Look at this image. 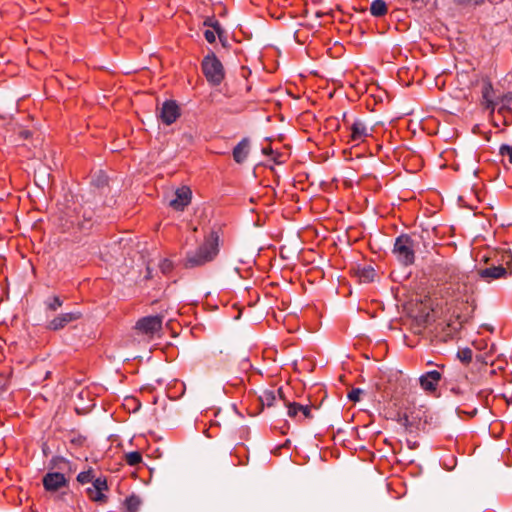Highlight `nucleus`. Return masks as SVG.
<instances>
[{
	"label": "nucleus",
	"instance_id": "39448f33",
	"mask_svg": "<svg viewBox=\"0 0 512 512\" xmlns=\"http://www.w3.org/2000/svg\"><path fill=\"white\" fill-rule=\"evenodd\" d=\"M162 322V317L158 315L143 317L136 322L135 329L141 334L152 337L161 330Z\"/></svg>",
	"mask_w": 512,
	"mask_h": 512
},
{
	"label": "nucleus",
	"instance_id": "f8f14e48",
	"mask_svg": "<svg viewBox=\"0 0 512 512\" xmlns=\"http://www.w3.org/2000/svg\"><path fill=\"white\" fill-rule=\"evenodd\" d=\"M477 274L481 279L490 282L491 280L506 278L508 276V271L507 269H504L503 265H493L485 269H479Z\"/></svg>",
	"mask_w": 512,
	"mask_h": 512
},
{
	"label": "nucleus",
	"instance_id": "a878e982",
	"mask_svg": "<svg viewBox=\"0 0 512 512\" xmlns=\"http://www.w3.org/2000/svg\"><path fill=\"white\" fill-rule=\"evenodd\" d=\"M61 306H62V300L57 296H54L53 298H51L50 300H48L46 302V307L50 311H56Z\"/></svg>",
	"mask_w": 512,
	"mask_h": 512
},
{
	"label": "nucleus",
	"instance_id": "4468645a",
	"mask_svg": "<svg viewBox=\"0 0 512 512\" xmlns=\"http://www.w3.org/2000/svg\"><path fill=\"white\" fill-rule=\"evenodd\" d=\"M250 142L248 138H243L233 149L234 160H244L249 155Z\"/></svg>",
	"mask_w": 512,
	"mask_h": 512
},
{
	"label": "nucleus",
	"instance_id": "393cba45",
	"mask_svg": "<svg viewBox=\"0 0 512 512\" xmlns=\"http://www.w3.org/2000/svg\"><path fill=\"white\" fill-rule=\"evenodd\" d=\"M497 105H500L499 110H503L505 108L512 109V93H508L504 95L500 101L497 103Z\"/></svg>",
	"mask_w": 512,
	"mask_h": 512
},
{
	"label": "nucleus",
	"instance_id": "5701e85b",
	"mask_svg": "<svg viewBox=\"0 0 512 512\" xmlns=\"http://www.w3.org/2000/svg\"><path fill=\"white\" fill-rule=\"evenodd\" d=\"M472 356H473V353L470 348H463V349L459 350L457 353L458 359L461 362L466 363V364L471 362Z\"/></svg>",
	"mask_w": 512,
	"mask_h": 512
},
{
	"label": "nucleus",
	"instance_id": "6e6552de",
	"mask_svg": "<svg viewBox=\"0 0 512 512\" xmlns=\"http://www.w3.org/2000/svg\"><path fill=\"white\" fill-rule=\"evenodd\" d=\"M179 107L173 100H167L162 104L159 111V117L166 125H171L179 117Z\"/></svg>",
	"mask_w": 512,
	"mask_h": 512
},
{
	"label": "nucleus",
	"instance_id": "f257e3e1",
	"mask_svg": "<svg viewBox=\"0 0 512 512\" xmlns=\"http://www.w3.org/2000/svg\"><path fill=\"white\" fill-rule=\"evenodd\" d=\"M219 239L217 231H211L205 235L203 242L197 248L186 253L184 267L191 269L212 262L219 253Z\"/></svg>",
	"mask_w": 512,
	"mask_h": 512
},
{
	"label": "nucleus",
	"instance_id": "c85d7f7f",
	"mask_svg": "<svg viewBox=\"0 0 512 512\" xmlns=\"http://www.w3.org/2000/svg\"><path fill=\"white\" fill-rule=\"evenodd\" d=\"M173 268V264L168 259H163L160 263V269L164 274L169 273Z\"/></svg>",
	"mask_w": 512,
	"mask_h": 512
},
{
	"label": "nucleus",
	"instance_id": "ddd939ff",
	"mask_svg": "<svg viewBox=\"0 0 512 512\" xmlns=\"http://www.w3.org/2000/svg\"><path fill=\"white\" fill-rule=\"evenodd\" d=\"M287 414L292 419L312 418L311 407L296 402H286Z\"/></svg>",
	"mask_w": 512,
	"mask_h": 512
},
{
	"label": "nucleus",
	"instance_id": "412c9836",
	"mask_svg": "<svg viewBox=\"0 0 512 512\" xmlns=\"http://www.w3.org/2000/svg\"><path fill=\"white\" fill-rule=\"evenodd\" d=\"M203 25L206 27H211L213 30L218 34L219 37H221V34L223 32L222 27L218 20H216L214 17H208L204 20Z\"/></svg>",
	"mask_w": 512,
	"mask_h": 512
},
{
	"label": "nucleus",
	"instance_id": "dca6fc26",
	"mask_svg": "<svg viewBox=\"0 0 512 512\" xmlns=\"http://www.w3.org/2000/svg\"><path fill=\"white\" fill-rule=\"evenodd\" d=\"M387 5L383 0H374L370 6V13L374 17H382L387 13Z\"/></svg>",
	"mask_w": 512,
	"mask_h": 512
},
{
	"label": "nucleus",
	"instance_id": "a211bd4d",
	"mask_svg": "<svg viewBox=\"0 0 512 512\" xmlns=\"http://www.w3.org/2000/svg\"><path fill=\"white\" fill-rule=\"evenodd\" d=\"M50 468L64 470L66 468H70V462L62 456H54L50 460Z\"/></svg>",
	"mask_w": 512,
	"mask_h": 512
},
{
	"label": "nucleus",
	"instance_id": "2f4dec72",
	"mask_svg": "<svg viewBox=\"0 0 512 512\" xmlns=\"http://www.w3.org/2000/svg\"><path fill=\"white\" fill-rule=\"evenodd\" d=\"M215 31L213 30H206L204 32V37L208 43H214L216 40Z\"/></svg>",
	"mask_w": 512,
	"mask_h": 512
},
{
	"label": "nucleus",
	"instance_id": "6ab92c4d",
	"mask_svg": "<svg viewBox=\"0 0 512 512\" xmlns=\"http://www.w3.org/2000/svg\"><path fill=\"white\" fill-rule=\"evenodd\" d=\"M498 261H501L500 265H503L504 269H507L508 276L512 275V253L509 250H504Z\"/></svg>",
	"mask_w": 512,
	"mask_h": 512
},
{
	"label": "nucleus",
	"instance_id": "473e14b6",
	"mask_svg": "<svg viewBox=\"0 0 512 512\" xmlns=\"http://www.w3.org/2000/svg\"><path fill=\"white\" fill-rule=\"evenodd\" d=\"M454 2L458 5H469L474 4L478 5L484 2V0H454Z\"/></svg>",
	"mask_w": 512,
	"mask_h": 512
},
{
	"label": "nucleus",
	"instance_id": "f3484780",
	"mask_svg": "<svg viewBox=\"0 0 512 512\" xmlns=\"http://www.w3.org/2000/svg\"><path fill=\"white\" fill-rule=\"evenodd\" d=\"M141 503V499L136 495L127 497L124 502L126 512H138Z\"/></svg>",
	"mask_w": 512,
	"mask_h": 512
},
{
	"label": "nucleus",
	"instance_id": "9d476101",
	"mask_svg": "<svg viewBox=\"0 0 512 512\" xmlns=\"http://www.w3.org/2000/svg\"><path fill=\"white\" fill-rule=\"evenodd\" d=\"M67 483L64 474L59 472H49L43 477V486L47 491H58L62 487L67 486Z\"/></svg>",
	"mask_w": 512,
	"mask_h": 512
},
{
	"label": "nucleus",
	"instance_id": "2eb2a0df",
	"mask_svg": "<svg viewBox=\"0 0 512 512\" xmlns=\"http://www.w3.org/2000/svg\"><path fill=\"white\" fill-rule=\"evenodd\" d=\"M493 87L491 83H485L482 88V98L484 101L485 108L493 112L497 106V102H495L492 98Z\"/></svg>",
	"mask_w": 512,
	"mask_h": 512
},
{
	"label": "nucleus",
	"instance_id": "1a4fd4ad",
	"mask_svg": "<svg viewBox=\"0 0 512 512\" xmlns=\"http://www.w3.org/2000/svg\"><path fill=\"white\" fill-rule=\"evenodd\" d=\"M192 192L189 187L182 186L175 191V198L169 205L177 211H183L191 202Z\"/></svg>",
	"mask_w": 512,
	"mask_h": 512
},
{
	"label": "nucleus",
	"instance_id": "f704fd0d",
	"mask_svg": "<svg viewBox=\"0 0 512 512\" xmlns=\"http://www.w3.org/2000/svg\"><path fill=\"white\" fill-rule=\"evenodd\" d=\"M451 391H452L453 393H455V394H458V393L460 392V391H459V389H456V388H452V389H451Z\"/></svg>",
	"mask_w": 512,
	"mask_h": 512
},
{
	"label": "nucleus",
	"instance_id": "0eeeda50",
	"mask_svg": "<svg viewBox=\"0 0 512 512\" xmlns=\"http://www.w3.org/2000/svg\"><path fill=\"white\" fill-rule=\"evenodd\" d=\"M441 379L442 374L439 371L432 370L419 377V384L424 392L432 394L437 391Z\"/></svg>",
	"mask_w": 512,
	"mask_h": 512
},
{
	"label": "nucleus",
	"instance_id": "20e7f679",
	"mask_svg": "<svg viewBox=\"0 0 512 512\" xmlns=\"http://www.w3.org/2000/svg\"><path fill=\"white\" fill-rule=\"evenodd\" d=\"M202 70L207 81L213 86L221 84L224 79L225 72L223 65L214 53H210L204 57Z\"/></svg>",
	"mask_w": 512,
	"mask_h": 512
},
{
	"label": "nucleus",
	"instance_id": "aec40b11",
	"mask_svg": "<svg viewBox=\"0 0 512 512\" xmlns=\"http://www.w3.org/2000/svg\"><path fill=\"white\" fill-rule=\"evenodd\" d=\"M124 458L126 463L130 466H136L142 462V455L139 451L126 453Z\"/></svg>",
	"mask_w": 512,
	"mask_h": 512
},
{
	"label": "nucleus",
	"instance_id": "e433bc0d",
	"mask_svg": "<svg viewBox=\"0 0 512 512\" xmlns=\"http://www.w3.org/2000/svg\"><path fill=\"white\" fill-rule=\"evenodd\" d=\"M277 393L279 394L280 397H282V390H281V388L277 390Z\"/></svg>",
	"mask_w": 512,
	"mask_h": 512
},
{
	"label": "nucleus",
	"instance_id": "cd10ccee",
	"mask_svg": "<svg viewBox=\"0 0 512 512\" xmlns=\"http://www.w3.org/2000/svg\"><path fill=\"white\" fill-rule=\"evenodd\" d=\"M499 153L502 157H508L509 160H512V146L510 145H502L499 149Z\"/></svg>",
	"mask_w": 512,
	"mask_h": 512
},
{
	"label": "nucleus",
	"instance_id": "9b49d317",
	"mask_svg": "<svg viewBox=\"0 0 512 512\" xmlns=\"http://www.w3.org/2000/svg\"><path fill=\"white\" fill-rule=\"evenodd\" d=\"M81 314L78 312L62 313L53 318L48 324L47 328L52 331H58L63 329L69 323L79 319Z\"/></svg>",
	"mask_w": 512,
	"mask_h": 512
},
{
	"label": "nucleus",
	"instance_id": "4be33fe9",
	"mask_svg": "<svg viewBox=\"0 0 512 512\" xmlns=\"http://www.w3.org/2000/svg\"><path fill=\"white\" fill-rule=\"evenodd\" d=\"M260 400L263 405H267L268 407H270L276 400V393L270 390L264 391L263 394L260 396Z\"/></svg>",
	"mask_w": 512,
	"mask_h": 512
},
{
	"label": "nucleus",
	"instance_id": "f03ea898",
	"mask_svg": "<svg viewBox=\"0 0 512 512\" xmlns=\"http://www.w3.org/2000/svg\"><path fill=\"white\" fill-rule=\"evenodd\" d=\"M342 119L349 130L350 142L358 144L372 136L374 128L367 119L363 117H349L347 112L343 113Z\"/></svg>",
	"mask_w": 512,
	"mask_h": 512
},
{
	"label": "nucleus",
	"instance_id": "c9c22d12",
	"mask_svg": "<svg viewBox=\"0 0 512 512\" xmlns=\"http://www.w3.org/2000/svg\"><path fill=\"white\" fill-rule=\"evenodd\" d=\"M405 170H407L408 172H414V170L408 168V165H405Z\"/></svg>",
	"mask_w": 512,
	"mask_h": 512
},
{
	"label": "nucleus",
	"instance_id": "423d86ee",
	"mask_svg": "<svg viewBox=\"0 0 512 512\" xmlns=\"http://www.w3.org/2000/svg\"><path fill=\"white\" fill-rule=\"evenodd\" d=\"M107 490L108 484L106 478L98 477L93 480L92 486L87 488L86 493L91 501L104 504L108 500V497L104 494Z\"/></svg>",
	"mask_w": 512,
	"mask_h": 512
},
{
	"label": "nucleus",
	"instance_id": "72a5a7b5",
	"mask_svg": "<svg viewBox=\"0 0 512 512\" xmlns=\"http://www.w3.org/2000/svg\"><path fill=\"white\" fill-rule=\"evenodd\" d=\"M20 136L24 139H27L30 137L31 135V132L27 129H21L20 132H19Z\"/></svg>",
	"mask_w": 512,
	"mask_h": 512
},
{
	"label": "nucleus",
	"instance_id": "7ed1b4c3",
	"mask_svg": "<svg viewBox=\"0 0 512 512\" xmlns=\"http://www.w3.org/2000/svg\"><path fill=\"white\" fill-rule=\"evenodd\" d=\"M393 253L397 260L405 265H412L415 261V244L413 239L406 234L398 236L394 243Z\"/></svg>",
	"mask_w": 512,
	"mask_h": 512
},
{
	"label": "nucleus",
	"instance_id": "c756f323",
	"mask_svg": "<svg viewBox=\"0 0 512 512\" xmlns=\"http://www.w3.org/2000/svg\"><path fill=\"white\" fill-rule=\"evenodd\" d=\"M362 393V390L356 388V389H352L349 394H348V398L351 400V401H359L360 399V395Z\"/></svg>",
	"mask_w": 512,
	"mask_h": 512
},
{
	"label": "nucleus",
	"instance_id": "7c9ffc66",
	"mask_svg": "<svg viewBox=\"0 0 512 512\" xmlns=\"http://www.w3.org/2000/svg\"><path fill=\"white\" fill-rule=\"evenodd\" d=\"M92 182L96 185V186H103V185H106L108 183V178L105 174H100L98 176L97 179H93Z\"/></svg>",
	"mask_w": 512,
	"mask_h": 512
},
{
	"label": "nucleus",
	"instance_id": "bb28decb",
	"mask_svg": "<svg viewBox=\"0 0 512 512\" xmlns=\"http://www.w3.org/2000/svg\"><path fill=\"white\" fill-rule=\"evenodd\" d=\"M262 153L266 156H269L271 157L270 160H273V161H276L278 160L280 157H283L284 155L282 153H279V152H275L272 148L270 147H263L262 148Z\"/></svg>",
	"mask_w": 512,
	"mask_h": 512
},
{
	"label": "nucleus",
	"instance_id": "b1692460",
	"mask_svg": "<svg viewBox=\"0 0 512 512\" xmlns=\"http://www.w3.org/2000/svg\"><path fill=\"white\" fill-rule=\"evenodd\" d=\"M93 480H94V475H93L92 469L80 472L77 476V481L81 484H87L91 481L93 482Z\"/></svg>",
	"mask_w": 512,
	"mask_h": 512
}]
</instances>
